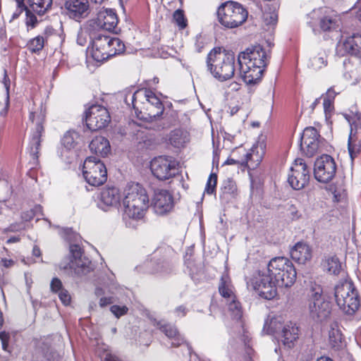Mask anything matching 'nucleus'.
<instances>
[{"instance_id": "obj_3", "label": "nucleus", "mask_w": 361, "mask_h": 361, "mask_svg": "<svg viewBox=\"0 0 361 361\" xmlns=\"http://www.w3.org/2000/svg\"><path fill=\"white\" fill-rule=\"evenodd\" d=\"M238 61L240 77L245 83L255 84L262 78L267 66V53L262 46H252L239 54Z\"/></svg>"}, {"instance_id": "obj_4", "label": "nucleus", "mask_w": 361, "mask_h": 361, "mask_svg": "<svg viewBox=\"0 0 361 361\" xmlns=\"http://www.w3.org/2000/svg\"><path fill=\"white\" fill-rule=\"evenodd\" d=\"M123 219H142L149 207V196L145 188L139 183L128 184L123 192Z\"/></svg>"}, {"instance_id": "obj_63", "label": "nucleus", "mask_w": 361, "mask_h": 361, "mask_svg": "<svg viewBox=\"0 0 361 361\" xmlns=\"http://www.w3.org/2000/svg\"><path fill=\"white\" fill-rule=\"evenodd\" d=\"M237 163V161L233 159H228L225 162H224V164H226V165H232V164H235Z\"/></svg>"}, {"instance_id": "obj_28", "label": "nucleus", "mask_w": 361, "mask_h": 361, "mask_svg": "<svg viewBox=\"0 0 361 361\" xmlns=\"http://www.w3.org/2000/svg\"><path fill=\"white\" fill-rule=\"evenodd\" d=\"M344 305L345 306H338L340 310L347 315H353L360 307V300L357 290L345 300Z\"/></svg>"}, {"instance_id": "obj_49", "label": "nucleus", "mask_w": 361, "mask_h": 361, "mask_svg": "<svg viewBox=\"0 0 361 361\" xmlns=\"http://www.w3.org/2000/svg\"><path fill=\"white\" fill-rule=\"evenodd\" d=\"M111 312L117 317L126 314L128 310L126 306L112 305L111 307Z\"/></svg>"}, {"instance_id": "obj_24", "label": "nucleus", "mask_w": 361, "mask_h": 361, "mask_svg": "<svg viewBox=\"0 0 361 361\" xmlns=\"http://www.w3.org/2000/svg\"><path fill=\"white\" fill-rule=\"evenodd\" d=\"M281 332L283 344L288 348H290L293 342L298 338V328L295 324L290 322L284 324Z\"/></svg>"}, {"instance_id": "obj_38", "label": "nucleus", "mask_w": 361, "mask_h": 361, "mask_svg": "<svg viewBox=\"0 0 361 361\" xmlns=\"http://www.w3.org/2000/svg\"><path fill=\"white\" fill-rule=\"evenodd\" d=\"M79 135L73 130L65 133L62 139V144L67 149H73L78 144Z\"/></svg>"}, {"instance_id": "obj_43", "label": "nucleus", "mask_w": 361, "mask_h": 361, "mask_svg": "<svg viewBox=\"0 0 361 361\" xmlns=\"http://www.w3.org/2000/svg\"><path fill=\"white\" fill-rule=\"evenodd\" d=\"M111 42H110L111 49L116 51V55L121 54L125 50V45L123 42L118 37L111 36Z\"/></svg>"}, {"instance_id": "obj_39", "label": "nucleus", "mask_w": 361, "mask_h": 361, "mask_svg": "<svg viewBox=\"0 0 361 361\" xmlns=\"http://www.w3.org/2000/svg\"><path fill=\"white\" fill-rule=\"evenodd\" d=\"M36 355L39 361H50L53 358L52 350L50 345L47 343H43V346H39Z\"/></svg>"}, {"instance_id": "obj_40", "label": "nucleus", "mask_w": 361, "mask_h": 361, "mask_svg": "<svg viewBox=\"0 0 361 361\" xmlns=\"http://www.w3.org/2000/svg\"><path fill=\"white\" fill-rule=\"evenodd\" d=\"M347 68L348 70L343 74V77L350 85H357L361 79V75L359 73L358 69L353 66L347 67Z\"/></svg>"}, {"instance_id": "obj_17", "label": "nucleus", "mask_w": 361, "mask_h": 361, "mask_svg": "<svg viewBox=\"0 0 361 361\" xmlns=\"http://www.w3.org/2000/svg\"><path fill=\"white\" fill-rule=\"evenodd\" d=\"M319 135L314 127H307L303 130L300 139V147L307 156L312 157L319 147Z\"/></svg>"}, {"instance_id": "obj_26", "label": "nucleus", "mask_w": 361, "mask_h": 361, "mask_svg": "<svg viewBox=\"0 0 361 361\" xmlns=\"http://www.w3.org/2000/svg\"><path fill=\"white\" fill-rule=\"evenodd\" d=\"M169 140L171 145L179 148L189 142V134L185 130L176 129L170 133Z\"/></svg>"}, {"instance_id": "obj_37", "label": "nucleus", "mask_w": 361, "mask_h": 361, "mask_svg": "<svg viewBox=\"0 0 361 361\" xmlns=\"http://www.w3.org/2000/svg\"><path fill=\"white\" fill-rule=\"evenodd\" d=\"M326 271L334 275H338L341 270V264L338 257L332 256L328 257L324 264Z\"/></svg>"}, {"instance_id": "obj_6", "label": "nucleus", "mask_w": 361, "mask_h": 361, "mask_svg": "<svg viewBox=\"0 0 361 361\" xmlns=\"http://www.w3.org/2000/svg\"><path fill=\"white\" fill-rule=\"evenodd\" d=\"M247 9L237 1H226L217 9L218 21L225 28L238 27L247 20Z\"/></svg>"}, {"instance_id": "obj_18", "label": "nucleus", "mask_w": 361, "mask_h": 361, "mask_svg": "<svg viewBox=\"0 0 361 361\" xmlns=\"http://www.w3.org/2000/svg\"><path fill=\"white\" fill-rule=\"evenodd\" d=\"M336 53L340 56L349 54L361 58V35L354 34L343 41L339 42L336 46Z\"/></svg>"}, {"instance_id": "obj_50", "label": "nucleus", "mask_w": 361, "mask_h": 361, "mask_svg": "<svg viewBox=\"0 0 361 361\" xmlns=\"http://www.w3.org/2000/svg\"><path fill=\"white\" fill-rule=\"evenodd\" d=\"M50 288L51 292L58 293L61 290H63L64 288L63 286L61 281L58 278H54L50 284Z\"/></svg>"}, {"instance_id": "obj_47", "label": "nucleus", "mask_w": 361, "mask_h": 361, "mask_svg": "<svg viewBox=\"0 0 361 361\" xmlns=\"http://www.w3.org/2000/svg\"><path fill=\"white\" fill-rule=\"evenodd\" d=\"M32 11L30 8H27L25 24L27 27L34 28L37 24L38 21L37 17L32 13Z\"/></svg>"}, {"instance_id": "obj_5", "label": "nucleus", "mask_w": 361, "mask_h": 361, "mask_svg": "<svg viewBox=\"0 0 361 361\" xmlns=\"http://www.w3.org/2000/svg\"><path fill=\"white\" fill-rule=\"evenodd\" d=\"M235 55L221 48L213 49L207 55V66L212 75L219 81H226L234 76Z\"/></svg>"}, {"instance_id": "obj_12", "label": "nucleus", "mask_w": 361, "mask_h": 361, "mask_svg": "<svg viewBox=\"0 0 361 361\" xmlns=\"http://www.w3.org/2000/svg\"><path fill=\"white\" fill-rule=\"evenodd\" d=\"M336 171V162L329 155L321 156L314 163V177L319 182L328 183L334 177Z\"/></svg>"}, {"instance_id": "obj_1", "label": "nucleus", "mask_w": 361, "mask_h": 361, "mask_svg": "<svg viewBox=\"0 0 361 361\" xmlns=\"http://www.w3.org/2000/svg\"><path fill=\"white\" fill-rule=\"evenodd\" d=\"M296 279V271L293 263L286 257H277L267 264V272L257 271L247 282L258 295L271 300L277 295V288H288Z\"/></svg>"}, {"instance_id": "obj_42", "label": "nucleus", "mask_w": 361, "mask_h": 361, "mask_svg": "<svg viewBox=\"0 0 361 361\" xmlns=\"http://www.w3.org/2000/svg\"><path fill=\"white\" fill-rule=\"evenodd\" d=\"M327 64L326 56L325 54H319L311 59V66L314 70H319Z\"/></svg>"}, {"instance_id": "obj_23", "label": "nucleus", "mask_w": 361, "mask_h": 361, "mask_svg": "<svg viewBox=\"0 0 361 361\" xmlns=\"http://www.w3.org/2000/svg\"><path fill=\"white\" fill-rule=\"evenodd\" d=\"M92 152L101 157H106L111 150L109 140L103 136L95 137L90 143Z\"/></svg>"}, {"instance_id": "obj_8", "label": "nucleus", "mask_w": 361, "mask_h": 361, "mask_svg": "<svg viewBox=\"0 0 361 361\" xmlns=\"http://www.w3.org/2000/svg\"><path fill=\"white\" fill-rule=\"evenodd\" d=\"M82 174L87 183L92 186L103 185L107 179L104 164L94 157H89L85 160Z\"/></svg>"}, {"instance_id": "obj_20", "label": "nucleus", "mask_w": 361, "mask_h": 361, "mask_svg": "<svg viewBox=\"0 0 361 361\" xmlns=\"http://www.w3.org/2000/svg\"><path fill=\"white\" fill-rule=\"evenodd\" d=\"M290 256L296 262L305 264L312 257V248L306 243H298L290 250Z\"/></svg>"}, {"instance_id": "obj_16", "label": "nucleus", "mask_w": 361, "mask_h": 361, "mask_svg": "<svg viewBox=\"0 0 361 361\" xmlns=\"http://www.w3.org/2000/svg\"><path fill=\"white\" fill-rule=\"evenodd\" d=\"M64 11L71 19L80 22L86 18L90 11L88 0H66Z\"/></svg>"}, {"instance_id": "obj_53", "label": "nucleus", "mask_w": 361, "mask_h": 361, "mask_svg": "<svg viewBox=\"0 0 361 361\" xmlns=\"http://www.w3.org/2000/svg\"><path fill=\"white\" fill-rule=\"evenodd\" d=\"M102 361H121L116 356L112 355L111 353H110L109 352H106L104 353L103 356L102 357Z\"/></svg>"}, {"instance_id": "obj_58", "label": "nucleus", "mask_w": 361, "mask_h": 361, "mask_svg": "<svg viewBox=\"0 0 361 361\" xmlns=\"http://www.w3.org/2000/svg\"><path fill=\"white\" fill-rule=\"evenodd\" d=\"M290 213H291V215H292V218L293 219H298L300 217V215L298 214V212L296 210L295 207L292 206L290 208Z\"/></svg>"}, {"instance_id": "obj_31", "label": "nucleus", "mask_w": 361, "mask_h": 361, "mask_svg": "<svg viewBox=\"0 0 361 361\" xmlns=\"http://www.w3.org/2000/svg\"><path fill=\"white\" fill-rule=\"evenodd\" d=\"M219 293L224 297L226 301L236 298L231 284L230 279L227 275H223L221 278L219 285Z\"/></svg>"}, {"instance_id": "obj_34", "label": "nucleus", "mask_w": 361, "mask_h": 361, "mask_svg": "<svg viewBox=\"0 0 361 361\" xmlns=\"http://www.w3.org/2000/svg\"><path fill=\"white\" fill-rule=\"evenodd\" d=\"M30 8L37 14L42 16L51 8L52 0H27Z\"/></svg>"}, {"instance_id": "obj_64", "label": "nucleus", "mask_w": 361, "mask_h": 361, "mask_svg": "<svg viewBox=\"0 0 361 361\" xmlns=\"http://www.w3.org/2000/svg\"><path fill=\"white\" fill-rule=\"evenodd\" d=\"M317 361H333V360L328 357H320Z\"/></svg>"}, {"instance_id": "obj_56", "label": "nucleus", "mask_w": 361, "mask_h": 361, "mask_svg": "<svg viewBox=\"0 0 361 361\" xmlns=\"http://www.w3.org/2000/svg\"><path fill=\"white\" fill-rule=\"evenodd\" d=\"M355 7L357 9V11L356 12V16L361 22V0H357L355 4Z\"/></svg>"}, {"instance_id": "obj_52", "label": "nucleus", "mask_w": 361, "mask_h": 361, "mask_svg": "<svg viewBox=\"0 0 361 361\" xmlns=\"http://www.w3.org/2000/svg\"><path fill=\"white\" fill-rule=\"evenodd\" d=\"M264 19L266 24H275L277 22V15L274 13L264 14Z\"/></svg>"}, {"instance_id": "obj_41", "label": "nucleus", "mask_w": 361, "mask_h": 361, "mask_svg": "<svg viewBox=\"0 0 361 361\" xmlns=\"http://www.w3.org/2000/svg\"><path fill=\"white\" fill-rule=\"evenodd\" d=\"M28 49L32 53L40 51L44 46V39L42 36H37L28 42Z\"/></svg>"}, {"instance_id": "obj_25", "label": "nucleus", "mask_w": 361, "mask_h": 361, "mask_svg": "<svg viewBox=\"0 0 361 361\" xmlns=\"http://www.w3.org/2000/svg\"><path fill=\"white\" fill-rule=\"evenodd\" d=\"M158 325L160 330L171 340L172 346L178 347L185 342L184 338L178 333L174 326L168 324H158Z\"/></svg>"}, {"instance_id": "obj_11", "label": "nucleus", "mask_w": 361, "mask_h": 361, "mask_svg": "<svg viewBox=\"0 0 361 361\" xmlns=\"http://www.w3.org/2000/svg\"><path fill=\"white\" fill-rule=\"evenodd\" d=\"M310 170L302 159L295 160L288 176V182L294 190L304 188L309 183Z\"/></svg>"}, {"instance_id": "obj_46", "label": "nucleus", "mask_w": 361, "mask_h": 361, "mask_svg": "<svg viewBox=\"0 0 361 361\" xmlns=\"http://www.w3.org/2000/svg\"><path fill=\"white\" fill-rule=\"evenodd\" d=\"M217 183V175L216 173H211L207 180L205 192L207 194H213L215 191Z\"/></svg>"}, {"instance_id": "obj_33", "label": "nucleus", "mask_w": 361, "mask_h": 361, "mask_svg": "<svg viewBox=\"0 0 361 361\" xmlns=\"http://www.w3.org/2000/svg\"><path fill=\"white\" fill-rule=\"evenodd\" d=\"M70 252L75 259L78 260L76 262V265L82 269V273H88L91 269L90 267V262L87 261V262L81 263L82 250L80 247L77 244H71L70 245Z\"/></svg>"}, {"instance_id": "obj_59", "label": "nucleus", "mask_w": 361, "mask_h": 361, "mask_svg": "<svg viewBox=\"0 0 361 361\" xmlns=\"http://www.w3.org/2000/svg\"><path fill=\"white\" fill-rule=\"evenodd\" d=\"M335 96L336 92L332 88L329 89L326 92V99H329L331 100V99H334Z\"/></svg>"}, {"instance_id": "obj_9", "label": "nucleus", "mask_w": 361, "mask_h": 361, "mask_svg": "<svg viewBox=\"0 0 361 361\" xmlns=\"http://www.w3.org/2000/svg\"><path fill=\"white\" fill-rule=\"evenodd\" d=\"M177 161L171 157L159 156L151 162L152 174L159 180H165L178 173Z\"/></svg>"}, {"instance_id": "obj_55", "label": "nucleus", "mask_w": 361, "mask_h": 361, "mask_svg": "<svg viewBox=\"0 0 361 361\" xmlns=\"http://www.w3.org/2000/svg\"><path fill=\"white\" fill-rule=\"evenodd\" d=\"M176 313L178 317H184L187 313V310L185 307L179 306L176 309Z\"/></svg>"}, {"instance_id": "obj_13", "label": "nucleus", "mask_w": 361, "mask_h": 361, "mask_svg": "<svg viewBox=\"0 0 361 361\" xmlns=\"http://www.w3.org/2000/svg\"><path fill=\"white\" fill-rule=\"evenodd\" d=\"M111 36L99 33L92 39V56L99 62H102L116 56V51L111 49Z\"/></svg>"}, {"instance_id": "obj_2", "label": "nucleus", "mask_w": 361, "mask_h": 361, "mask_svg": "<svg viewBox=\"0 0 361 361\" xmlns=\"http://www.w3.org/2000/svg\"><path fill=\"white\" fill-rule=\"evenodd\" d=\"M133 106L137 117L148 123H154L157 130L164 128L159 123L164 106L160 99L150 90L140 89L133 95Z\"/></svg>"}, {"instance_id": "obj_32", "label": "nucleus", "mask_w": 361, "mask_h": 361, "mask_svg": "<svg viewBox=\"0 0 361 361\" xmlns=\"http://www.w3.org/2000/svg\"><path fill=\"white\" fill-rule=\"evenodd\" d=\"M283 318L274 317L269 321H267L263 328V331L267 334H275L281 331L283 327Z\"/></svg>"}, {"instance_id": "obj_60", "label": "nucleus", "mask_w": 361, "mask_h": 361, "mask_svg": "<svg viewBox=\"0 0 361 361\" xmlns=\"http://www.w3.org/2000/svg\"><path fill=\"white\" fill-rule=\"evenodd\" d=\"M32 254L35 257H39L41 255V251H40V249L39 248V247L34 246V247L32 249Z\"/></svg>"}, {"instance_id": "obj_15", "label": "nucleus", "mask_w": 361, "mask_h": 361, "mask_svg": "<svg viewBox=\"0 0 361 361\" xmlns=\"http://www.w3.org/2000/svg\"><path fill=\"white\" fill-rule=\"evenodd\" d=\"M152 206L155 214L159 216L169 213L173 207L172 195L166 190H157L152 198Z\"/></svg>"}, {"instance_id": "obj_51", "label": "nucleus", "mask_w": 361, "mask_h": 361, "mask_svg": "<svg viewBox=\"0 0 361 361\" xmlns=\"http://www.w3.org/2000/svg\"><path fill=\"white\" fill-rule=\"evenodd\" d=\"M57 294H58V296H59L60 300L64 305L67 306V305H70L71 301V297L67 290H66L64 288L63 290H62L59 293H58Z\"/></svg>"}, {"instance_id": "obj_29", "label": "nucleus", "mask_w": 361, "mask_h": 361, "mask_svg": "<svg viewBox=\"0 0 361 361\" xmlns=\"http://www.w3.org/2000/svg\"><path fill=\"white\" fill-rule=\"evenodd\" d=\"M360 148L361 141L358 140L357 130H354L351 126L348 140V149L352 160H353L360 152Z\"/></svg>"}, {"instance_id": "obj_35", "label": "nucleus", "mask_w": 361, "mask_h": 361, "mask_svg": "<svg viewBox=\"0 0 361 361\" xmlns=\"http://www.w3.org/2000/svg\"><path fill=\"white\" fill-rule=\"evenodd\" d=\"M228 311L232 319L239 320L243 316V310L240 303L236 300V298L226 301Z\"/></svg>"}, {"instance_id": "obj_36", "label": "nucleus", "mask_w": 361, "mask_h": 361, "mask_svg": "<svg viewBox=\"0 0 361 361\" xmlns=\"http://www.w3.org/2000/svg\"><path fill=\"white\" fill-rule=\"evenodd\" d=\"M329 345L332 348L338 350L343 346L342 334L339 329L331 328L329 331Z\"/></svg>"}, {"instance_id": "obj_7", "label": "nucleus", "mask_w": 361, "mask_h": 361, "mask_svg": "<svg viewBox=\"0 0 361 361\" xmlns=\"http://www.w3.org/2000/svg\"><path fill=\"white\" fill-rule=\"evenodd\" d=\"M309 301V312L310 317L317 322L326 321L331 315V306L324 295L320 286L312 288Z\"/></svg>"}, {"instance_id": "obj_48", "label": "nucleus", "mask_w": 361, "mask_h": 361, "mask_svg": "<svg viewBox=\"0 0 361 361\" xmlns=\"http://www.w3.org/2000/svg\"><path fill=\"white\" fill-rule=\"evenodd\" d=\"M15 1L17 5V9L12 16L13 19L18 18L23 11H25L26 12L27 8V6L25 5L24 0H15Z\"/></svg>"}, {"instance_id": "obj_14", "label": "nucleus", "mask_w": 361, "mask_h": 361, "mask_svg": "<svg viewBox=\"0 0 361 361\" xmlns=\"http://www.w3.org/2000/svg\"><path fill=\"white\" fill-rule=\"evenodd\" d=\"M45 118V112L41 106L39 110L32 111L30 114V120L35 123V130L32 134V138L30 143V154L34 159H37L40 147V137L44 130L42 123Z\"/></svg>"}, {"instance_id": "obj_45", "label": "nucleus", "mask_w": 361, "mask_h": 361, "mask_svg": "<svg viewBox=\"0 0 361 361\" xmlns=\"http://www.w3.org/2000/svg\"><path fill=\"white\" fill-rule=\"evenodd\" d=\"M173 18L177 25L180 29H184L186 27V19L185 18L183 11L179 9L176 10L173 13Z\"/></svg>"}, {"instance_id": "obj_57", "label": "nucleus", "mask_w": 361, "mask_h": 361, "mask_svg": "<svg viewBox=\"0 0 361 361\" xmlns=\"http://www.w3.org/2000/svg\"><path fill=\"white\" fill-rule=\"evenodd\" d=\"M34 216V212L32 211L27 212L26 213H24L22 215V219L24 221H30Z\"/></svg>"}, {"instance_id": "obj_62", "label": "nucleus", "mask_w": 361, "mask_h": 361, "mask_svg": "<svg viewBox=\"0 0 361 361\" xmlns=\"http://www.w3.org/2000/svg\"><path fill=\"white\" fill-rule=\"evenodd\" d=\"M331 105V100L329 99L324 98V106L325 111L327 110V108L329 107Z\"/></svg>"}, {"instance_id": "obj_19", "label": "nucleus", "mask_w": 361, "mask_h": 361, "mask_svg": "<svg viewBox=\"0 0 361 361\" xmlns=\"http://www.w3.org/2000/svg\"><path fill=\"white\" fill-rule=\"evenodd\" d=\"M118 23L116 13L112 9L100 11L97 14L95 24L102 30L112 31Z\"/></svg>"}, {"instance_id": "obj_21", "label": "nucleus", "mask_w": 361, "mask_h": 361, "mask_svg": "<svg viewBox=\"0 0 361 361\" xmlns=\"http://www.w3.org/2000/svg\"><path fill=\"white\" fill-rule=\"evenodd\" d=\"M356 289L350 281H344L337 284L334 288V298L338 306H345V300L352 295Z\"/></svg>"}, {"instance_id": "obj_30", "label": "nucleus", "mask_w": 361, "mask_h": 361, "mask_svg": "<svg viewBox=\"0 0 361 361\" xmlns=\"http://www.w3.org/2000/svg\"><path fill=\"white\" fill-rule=\"evenodd\" d=\"M325 16L320 19L319 25L324 31L335 29L337 26V16L329 8L324 9Z\"/></svg>"}, {"instance_id": "obj_61", "label": "nucleus", "mask_w": 361, "mask_h": 361, "mask_svg": "<svg viewBox=\"0 0 361 361\" xmlns=\"http://www.w3.org/2000/svg\"><path fill=\"white\" fill-rule=\"evenodd\" d=\"M7 80L9 81L7 75H6V72L5 71V76H4V85H5V87H6V92H7V99H8V88H9V84L7 82Z\"/></svg>"}, {"instance_id": "obj_22", "label": "nucleus", "mask_w": 361, "mask_h": 361, "mask_svg": "<svg viewBox=\"0 0 361 361\" xmlns=\"http://www.w3.org/2000/svg\"><path fill=\"white\" fill-rule=\"evenodd\" d=\"M119 190L115 187H106L100 193V200L106 206H117L121 201Z\"/></svg>"}, {"instance_id": "obj_54", "label": "nucleus", "mask_w": 361, "mask_h": 361, "mask_svg": "<svg viewBox=\"0 0 361 361\" xmlns=\"http://www.w3.org/2000/svg\"><path fill=\"white\" fill-rule=\"evenodd\" d=\"M113 302L112 301V298H106V297H104V298H102L99 300V305L101 307H105L108 305H110Z\"/></svg>"}, {"instance_id": "obj_10", "label": "nucleus", "mask_w": 361, "mask_h": 361, "mask_svg": "<svg viewBox=\"0 0 361 361\" xmlns=\"http://www.w3.org/2000/svg\"><path fill=\"white\" fill-rule=\"evenodd\" d=\"M110 121L109 111L102 105H92L85 112V123L90 130L102 129L108 126Z\"/></svg>"}, {"instance_id": "obj_44", "label": "nucleus", "mask_w": 361, "mask_h": 361, "mask_svg": "<svg viewBox=\"0 0 361 361\" xmlns=\"http://www.w3.org/2000/svg\"><path fill=\"white\" fill-rule=\"evenodd\" d=\"M60 235L63 239L68 241H77L79 238V235L70 228H62L60 231Z\"/></svg>"}, {"instance_id": "obj_27", "label": "nucleus", "mask_w": 361, "mask_h": 361, "mask_svg": "<svg viewBox=\"0 0 361 361\" xmlns=\"http://www.w3.org/2000/svg\"><path fill=\"white\" fill-rule=\"evenodd\" d=\"M264 151L262 146L254 147L250 152L246 154V163L249 168H256L262 161Z\"/></svg>"}]
</instances>
